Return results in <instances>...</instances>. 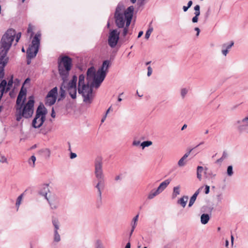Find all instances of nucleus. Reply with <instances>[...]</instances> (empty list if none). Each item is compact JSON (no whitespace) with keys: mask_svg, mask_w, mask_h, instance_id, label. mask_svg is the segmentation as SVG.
Here are the masks:
<instances>
[{"mask_svg":"<svg viewBox=\"0 0 248 248\" xmlns=\"http://www.w3.org/2000/svg\"><path fill=\"white\" fill-rule=\"evenodd\" d=\"M15 35V31L8 29L2 36L0 42V79L4 76V68L9 61L7 54L14 40Z\"/></svg>","mask_w":248,"mask_h":248,"instance_id":"1","label":"nucleus"},{"mask_svg":"<svg viewBox=\"0 0 248 248\" xmlns=\"http://www.w3.org/2000/svg\"><path fill=\"white\" fill-rule=\"evenodd\" d=\"M94 174L97 180V182L94 185L98 195L97 206L99 207L102 204V192L105 187V178L103 173L102 162L100 158H97L95 160Z\"/></svg>","mask_w":248,"mask_h":248,"instance_id":"2","label":"nucleus"},{"mask_svg":"<svg viewBox=\"0 0 248 248\" xmlns=\"http://www.w3.org/2000/svg\"><path fill=\"white\" fill-rule=\"evenodd\" d=\"M110 64L109 61L105 60L103 62L102 66L96 72H95L94 67H91L88 69L87 72V78H93V81L92 82V86H94L96 89L100 87L106 76Z\"/></svg>","mask_w":248,"mask_h":248,"instance_id":"3","label":"nucleus"},{"mask_svg":"<svg viewBox=\"0 0 248 248\" xmlns=\"http://www.w3.org/2000/svg\"><path fill=\"white\" fill-rule=\"evenodd\" d=\"M25 100L26 98H24L22 104L16 107V119L17 121H19L22 117L27 119L31 117L33 113V97L30 96L27 103L24 104Z\"/></svg>","mask_w":248,"mask_h":248,"instance_id":"4","label":"nucleus"},{"mask_svg":"<svg viewBox=\"0 0 248 248\" xmlns=\"http://www.w3.org/2000/svg\"><path fill=\"white\" fill-rule=\"evenodd\" d=\"M124 6L119 3L117 5L114 13V18L116 25L119 28H124L126 24L125 13L127 11V8L124 11Z\"/></svg>","mask_w":248,"mask_h":248,"instance_id":"5","label":"nucleus"},{"mask_svg":"<svg viewBox=\"0 0 248 248\" xmlns=\"http://www.w3.org/2000/svg\"><path fill=\"white\" fill-rule=\"evenodd\" d=\"M94 86H92V83L90 85L88 84L78 86V92L81 94L83 98V102L86 104H90L92 103L93 100V88Z\"/></svg>","mask_w":248,"mask_h":248,"instance_id":"6","label":"nucleus"},{"mask_svg":"<svg viewBox=\"0 0 248 248\" xmlns=\"http://www.w3.org/2000/svg\"><path fill=\"white\" fill-rule=\"evenodd\" d=\"M47 111L44 105H40L36 110L35 118L32 121V126L37 128L40 127L46 120Z\"/></svg>","mask_w":248,"mask_h":248,"instance_id":"7","label":"nucleus"},{"mask_svg":"<svg viewBox=\"0 0 248 248\" xmlns=\"http://www.w3.org/2000/svg\"><path fill=\"white\" fill-rule=\"evenodd\" d=\"M41 34L36 33L31 41V44L30 45L27 50V58L31 59L36 56L40 46Z\"/></svg>","mask_w":248,"mask_h":248,"instance_id":"8","label":"nucleus"},{"mask_svg":"<svg viewBox=\"0 0 248 248\" xmlns=\"http://www.w3.org/2000/svg\"><path fill=\"white\" fill-rule=\"evenodd\" d=\"M134 8L133 6H130L127 8V11L125 13L126 25L123 28L122 35L125 38L126 35L128 33V28L131 22L132 17L133 16ZM128 38H125V40H128Z\"/></svg>","mask_w":248,"mask_h":248,"instance_id":"9","label":"nucleus"},{"mask_svg":"<svg viewBox=\"0 0 248 248\" xmlns=\"http://www.w3.org/2000/svg\"><path fill=\"white\" fill-rule=\"evenodd\" d=\"M170 182V180L167 179L162 182L156 190H152L148 195V199H153L155 197L161 193L167 187Z\"/></svg>","mask_w":248,"mask_h":248,"instance_id":"10","label":"nucleus"},{"mask_svg":"<svg viewBox=\"0 0 248 248\" xmlns=\"http://www.w3.org/2000/svg\"><path fill=\"white\" fill-rule=\"evenodd\" d=\"M120 32L117 30H112L110 31L108 37V44L111 47H115L119 39Z\"/></svg>","mask_w":248,"mask_h":248,"instance_id":"11","label":"nucleus"},{"mask_svg":"<svg viewBox=\"0 0 248 248\" xmlns=\"http://www.w3.org/2000/svg\"><path fill=\"white\" fill-rule=\"evenodd\" d=\"M58 67H62L66 68L67 70H71L72 67V59L67 56L62 57L61 60L59 62Z\"/></svg>","mask_w":248,"mask_h":248,"instance_id":"12","label":"nucleus"},{"mask_svg":"<svg viewBox=\"0 0 248 248\" xmlns=\"http://www.w3.org/2000/svg\"><path fill=\"white\" fill-rule=\"evenodd\" d=\"M58 70L62 79L64 81H68L70 70H67V69L63 68L62 67H58Z\"/></svg>","mask_w":248,"mask_h":248,"instance_id":"13","label":"nucleus"},{"mask_svg":"<svg viewBox=\"0 0 248 248\" xmlns=\"http://www.w3.org/2000/svg\"><path fill=\"white\" fill-rule=\"evenodd\" d=\"M233 45H234V43L232 41H231L229 43H226V44H223L222 46V50H221L222 54L224 56H226L227 55V54H228L229 49H231V48L233 46Z\"/></svg>","mask_w":248,"mask_h":248,"instance_id":"14","label":"nucleus"},{"mask_svg":"<svg viewBox=\"0 0 248 248\" xmlns=\"http://www.w3.org/2000/svg\"><path fill=\"white\" fill-rule=\"evenodd\" d=\"M203 186L200 187L195 192V193L193 195V196L190 198V201H189V204H188V207H191L193 205L194 203L195 202V201L196 200L197 196L199 195V194L200 193V191L203 189Z\"/></svg>","mask_w":248,"mask_h":248,"instance_id":"15","label":"nucleus"},{"mask_svg":"<svg viewBox=\"0 0 248 248\" xmlns=\"http://www.w3.org/2000/svg\"><path fill=\"white\" fill-rule=\"evenodd\" d=\"M49 191L48 185H44L40 189L39 191V194L44 196L45 199L46 200L48 199L47 197V193Z\"/></svg>","mask_w":248,"mask_h":248,"instance_id":"16","label":"nucleus"},{"mask_svg":"<svg viewBox=\"0 0 248 248\" xmlns=\"http://www.w3.org/2000/svg\"><path fill=\"white\" fill-rule=\"evenodd\" d=\"M47 201L48 202L51 209H56L58 207V202L57 200H55L54 198L53 199H47Z\"/></svg>","mask_w":248,"mask_h":248,"instance_id":"17","label":"nucleus"},{"mask_svg":"<svg viewBox=\"0 0 248 248\" xmlns=\"http://www.w3.org/2000/svg\"><path fill=\"white\" fill-rule=\"evenodd\" d=\"M192 149H191L189 151L186 153L179 160L178 162V165L180 167L184 166L186 164V162H185V160L188 156L190 152H191Z\"/></svg>","mask_w":248,"mask_h":248,"instance_id":"18","label":"nucleus"},{"mask_svg":"<svg viewBox=\"0 0 248 248\" xmlns=\"http://www.w3.org/2000/svg\"><path fill=\"white\" fill-rule=\"evenodd\" d=\"M188 200V196H184L177 201V203L180 204L183 208L186 207Z\"/></svg>","mask_w":248,"mask_h":248,"instance_id":"19","label":"nucleus"},{"mask_svg":"<svg viewBox=\"0 0 248 248\" xmlns=\"http://www.w3.org/2000/svg\"><path fill=\"white\" fill-rule=\"evenodd\" d=\"M56 99V98H53L52 97H48V95H47L46 98V105L51 106L55 103Z\"/></svg>","mask_w":248,"mask_h":248,"instance_id":"20","label":"nucleus"},{"mask_svg":"<svg viewBox=\"0 0 248 248\" xmlns=\"http://www.w3.org/2000/svg\"><path fill=\"white\" fill-rule=\"evenodd\" d=\"M58 94V89L56 87L51 89L47 93L48 97H52L53 98H57V95Z\"/></svg>","mask_w":248,"mask_h":248,"instance_id":"21","label":"nucleus"},{"mask_svg":"<svg viewBox=\"0 0 248 248\" xmlns=\"http://www.w3.org/2000/svg\"><path fill=\"white\" fill-rule=\"evenodd\" d=\"M210 219L209 215L203 214L201 217V221L202 224H206L208 223Z\"/></svg>","mask_w":248,"mask_h":248,"instance_id":"22","label":"nucleus"},{"mask_svg":"<svg viewBox=\"0 0 248 248\" xmlns=\"http://www.w3.org/2000/svg\"><path fill=\"white\" fill-rule=\"evenodd\" d=\"M180 186H175L173 188V193L172 195V198H175L177 195L180 193Z\"/></svg>","mask_w":248,"mask_h":248,"instance_id":"23","label":"nucleus"},{"mask_svg":"<svg viewBox=\"0 0 248 248\" xmlns=\"http://www.w3.org/2000/svg\"><path fill=\"white\" fill-rule=\"evenodd\" d=\"M139 216V214L137 215L131 221V226L133 229H135L137 225Z\"/></svg>","mask_w":248,"mask_h":248,"instance_id":"24","label":"nucleus"},{"mask_svg":"<svg viewBox=\"0 0 248 248\" xmlns=\"http://www.w3.org/2000/svg\"><path fill=\"white\" fill-rule=\"evenodd\" d=\"M69 94L73 99H76L77 97V88L68 89Z\"/></svg>","mask_w":248,"mask_h":248,"instance_id":"25","label":"nucleus"},{"mask_svg":"<svg viewBox=\"0 0 248 248\" xmlns=\"http://www.w3.org/2000/svg\"><path fill=\"white\" fill-rule=\"evenodd\" d=\"M7 83L6 80H2L0 83V91L4 92Z\"/></svg>","mask_w":248,"mask_h":248,"instance_id":"26","label":"nucleus"},{"mask_svg":"<svg viewBox=\"0 0 248 248\" xmlns=\"http://www.w3.org/2000/svg\"><path fill=\"white\" fill-rule=\"evenodd\" d=\"M85 76L83 75H80L78 78V86L80 87L82 85L85 84L84 83Z\"/></svg>","mask_w":248,"mask_h":248,"instance_id":"27","label":"nucleus"},{"mask_svg":"<svg viewBox=\"0 0 248 248\" xmlns=\"http://www.w3.org/2000/svg\"><path fill=\"white\" fill-rule=\"evenodd\" d=\"M52 224L55 228V230L58 231L59 229V222L56 218H53L52 219Z\"/></svg>","mask_w":248,"mask_h":248,"instance_id":"28","label":"nucleus"},{"mask_svg":"<svg viewBox=\"0 0 248 248\" xmlns=\"http://www.w3.org/2000/svg\"><path fill=\"white\" fill-rule=\"evenodd\" d=\"M152 142L151 141L147 140L144 141L141 143L140 146L142 147V148L143 149L146 147H148L152 144Z\"/></svg>","mask_w":248,"mask_h":248,"instance_id":"29","label":"nucleus"},{"mask_svg":"<svg viewBox=\"0 0 248 248\" xmlns=\"http://www.w3.org/2000/svg\"><path fill=\"white\" fill-rule=\"evenodd\" d=\"M26 93H27V89H26V88H25L23 87V85H22V86L21 88V90L18 94L19 95H21L22 96H23L24 98H26ZM24 99V98H23V99Z\"/></svg>","mask_w":248,"mask_h":248,"instance_id":"30","label":"nucleus"},{"mask_svg":"<svg viewBox=\"0 0 248 248\" xmlns=\"http://www.w3.org/2000/svg\"><path fill=\"white\" fill-rule=\"evenodd\" d=\"M26 93H27V89H26V88H25L23 87V85H22V86L21 88V90L18 94L19 95H21L22 96H23L24 98H26ZM24 99V98H23V99Z\"/></svg>","mask_w":248,"mask_h":248,"instance_id":"31","label":"nucleus"},{"mask_svg":"<svg viewBox=\"0 0 248 248\" xmlns=\"http://www.w3.org/2000/svg\"><path fill=\"white\" fill-rule=\"evenodd\" d=\"M36 161V157L34 155H32L29 160V164L34 167L35 166V162Z\"/></svg>","mask_w":248,"mask_h":248,"instance_id":"32","label":"nucleus"},{"mask_svg":"<svg viewBox=\"0 0 248 248\" xmlns=\"http://www.w3.org/2000/svg\"><path fill=\"white\" fill-rule=\"evenodd\" d=\"M205 177L208 179L214 178L216 174H214L212 171H210L209 172H204Z\"/></svg>","mask_w":248,"mask_h":248,"instance_id":"33","label":"nucleus"},{"mask_svg":"<svg viewBox=\"0 0 248 248\" xmlns=\"http://www.w3.org/2000/svg\"><path fill=\"white\" fill-rule=\"evenodd\" d=\"M153 31V27H149V28L146 31V33H145V38L146 39H149Z\"/></svg>","mask_w":248,"mask_h":248,"instance_id":"34","label":"nucleus"},{"mask_svg":"<svg viewBox=\"0 0 248 248\" xmlns=\"http://www.w3.org/2000/svg\"><path fill=\"white\" fill-rule=\"evenodd\" d=\"M23 98H24V97L18 94L16 101V107L22 104V100Z\"/></svg>","mask_w":248,"mask_h":248,"instance_id":"35","label":"nucleus"},{"mask_svg":"<svg viewBox=\"0 0 248 248\" xmlns=\"http://www.w3.org/2000/svg\"><path fill=\"white\" fill-rule=\"evenodd\" d=\"M194 10H195V16H199L200 15V6L199 5H196L194 7Z\"/></svg>","mask_w":248,"mask_h":248,"instance_id":"36","label":"nucleus"},{"mask_svg":"<svg viewBox=\"0 0 248 248\" xmlns=\"http://www.w3.org/2000/svg\"><path fill=\"white\" fill-rule=\"evenodd\" d=\"M54 240L56 242H58L61 240L60 235H59L58 231H54Z\"/></svg>","mask_w":248,"mask_h":248,"instance_id":"37","label":"nucleus"},{"mask_svg":"<svg viewBox=\"0 0 248 248\" xmlns=\"http://www.w3.org/2000/svg\"><path fill=\"white\" fill-rule=\"evenodd\" d=\"M227 173L229 176H232L233 174L232 166H229L227 168Z\"/></svg>","mask_w":248,"mask_h":248,"instance_id":"38","label":"nucleus"},{"mask_svg":"<svg viewBox=\"0 0 248 248\" xmlns=\"http://www.w3.org/2000/svg\"><path fill=\"white\" fill-rule=\"evenodd\" d=\"M227 154L225 152H224L221 157L217 160L216 163H219L221 162L225 158L227 157Z\"/></svg>","mask_w":248,"mask_h":248,"instance_id":"39","label":"nucleus"},{"mask_svg":"<svg viewBox=\"0 0 248 248\" xmlns=\"http://www.w3.org/2000/svg\"><path fill=\"white\" fill-rule=\"evenodd\" d=\"M22 197H23V194H21L18 197V198L16 200V206L17 207V209L18 208V207L21 203V202L22 199Z\"/></svg>","mask_w":248,"mask_h":248,"instance_id":"40","label":"nucleus"},{"mask_svg":"<svg viewBox=\"0 0 248 248\" xmlns=\"http://www.w3.org/2000/svg\"><path fill=\"white\" fill-rule=\"evenodd\" d=\"M60 93L61 98H60L58 100H60L62 98H63L65 97V90L62 89V88H60Z\"/></svg>","mask_w":248,"mask_h":248,"instance_id":"41","label":"nucleus"},{"mask_svg":"<svg viewBox=\"0 0 248 248\" xmlns=\"http://www.w3.org/2000/svg\"><path fill=\"white\" fill-rule=\"evenodd\" d=\"M77 83L75 82H72L71 81L68 83V89L77 88Z\"/></svg>","mask_w":248,"mask_h":248,"instance_id":"42","label":"nucleus"},{"mask_svg":"<svg viewBox=\"0 0 248 248\" xmlns=\"http://www.w3.org/2000/svg\"><path fill=\"white\" fill-rule=\"evenodd\" d=\"M63 82L61 84V87L62 89L68 90V83L67 81L62 80Z\"/></svg>","mask_w":248,"mask_h":248,"instance_id":"43","label":"nucleus"},{"mask_svg":"<svg viewBox=\"0 0 248 248\" xmlns=\"http://www.w3.org/2000/svg\"><path fill=\"white\" fill-rule=\"evenodd\" d=\"M95 248H104L100 240H97L95 243Z\"/></svg>","mask_w":248,"mask_h":248,"instance_id":"44","label":"nucleus"},{"mask_svg":"<svg viewBox=\"0 0 248 248\" xmlns=\"http://www.w3.org/2000/svg\"><path fill=\"white\" fill-rule=\"evenodd\" d=\"M13 83V77L12 78L8 81V84H7V91H8L10 90V87L12 86Z\"/></svg>","mask_w":248,"mask_h":248,"instance_id":"45","label":"nucleus"},{"mask_svg":"<svg viewBox=\"0 0 248 248\" xmlns=\"http://www.w3.org/2000/svg\"><path fill=\"white\" fill-rule=\"evenodd\" d=\"M187 93V90L186 88H183L181 91V95L182 98H184Z\"/></svg>","mask_w":248,"mask_h":248,"instance_id":"46","label":"nucleus"},{"mask_svg":"<svg viewBox=\"0 0 248 248\" xmlns=\"http://www.w3.org/2000/svg\"><path fill=\"white\" fill-rule=\"evenodd\" d=\"M27 32L28 33H31V37L33 35V32L32 31V28L30 25L28 27V28L27 29Z\"/></svg>","mask_w":248,"mask_h":248,"instance_id":"47","label":"nucleus"},{"mask_svg":"<svg viewBox=\"0 0 248 248\" xmlns=\"http://www.w3.org/2000/svg\"><path fill=\"white\" fill-rule=\"evenodd\" d=\"M0 163H7V159L4 156H2L0 159Z\"/></svg>","mask_w":248,"mask_h":248,"instance_id":"48","label":"nucleus"},{"mask_svg":"<svg viewBox=\"0 0 248 248\" xmlns=\"http://www.w3.org/2000/svg\"><path fill=\"white\" fill-rule=\"evenodd\" d=\"M115 180L116 181H119V180H121L122 179V174H120L119 175H118L117 176H116L115 177V178H114Z\"/></svg>","mask_w":248,"mask_h":248,"instance_id":"49","label":"nucleus"},{"mask_svg":"<svg viewBox=\"0 0 248 248\" xmlns=\"http://www.w3.org/2000/svg\"><path fill=\"white\" fill-rule=\"evenodd\" d=\"M140 141L139 140H134L133 141V143H132V145L133 146H139L140 144Z\"/></svg>","mask_w":248,"mask_h":248,"instance_id":"50","label":"nucleus"},{"mask_svg":"<svg viewBox=\"0 0 248 248\" xmlns=\"http://www.w3.org/2000/svg\"><path fill=\"white\" fill-rule=\"evenodd\" d=\"M147 70H148V72H147V76L148 77H150L152 73V68L150 67V66H149L148 68H147Z\"/></svg>","mask_w":248,"mask_h":248,"instance_id":"51","label":"nucleus"},{"mask_svg":"<svg viewBox=\"0 0 248 248\" xmlns=\"http://www.w3.org/2000/svg\"><path fill=\"white\" fill-rule=\"evenodd\" d=\"M203 170V168L202 166H198L197 168V172L202 173Z\"/></svg>","mask_w":248,"mask_h":248,"instance_id":"52","label":"nucleus"},{"mask_svg":"<svg viewBox=\"0 0 248 248\" xmlns=\"http://www.w3.org/2000/svg\"><path fill=\"white\" fill-rule=\"evenodd\" d=\"M209 191H210V186H205V193L206 194H207L209 193Z\"/></svg>","mask_w":248,"mask_h":248,"instance_id":"53","label":"nucleus"},{"mask_svg":"<svg viewBox=\"0 0 248 248\" xmlns=\"http://www.w3.org/2000/svg\"><path fill=\"white\" fill-rule=\"evenodd\" d=\"M198 21V16H194L192 19V21L193 23H197Z\"/></svg>","mask_w":248,"mask_h":248,"instance_id":"54","label":"nucleus"},{"mask_svg":"<svg viewBox=\"0 0 248 248\" xmlns=\"http://www.w3.org/2000/svg\"><path fill=\"white\" fill-rule=\"evenodd\" d=\"M77 154L74 153H71L70 157L71 159H74L77 157Z\"/></svg>","mask_w":248,"mask_h":248,"instance_id":"55","label":"nucleus"},{"mask_svg":"<svg viewBox=\"0 0 248 248\" xmlns=\"http://www.w3.org/2000/svg\"><path fill=\"white\" fill-rule=\"evenodd\" d=\"M12 30H13V29H11ZM14 30V29H13ZM15 31H16L14 30ZM16 38H18L20 39L21 36V32H18L16 35V32H15V36H16ZM15 38V37H14V38Z\"/></svg>","mask_w":248,"mask_h":248,"instance_id":"56","label":"nucleus"},{"mask_svg":"<svg viewBox=\"0 0 248 248\" xmlns=\"http://www.w3.org/2000/svg\"><path fill=\"white\" fill-rule=\"evenodd\" d=\"M72 82H75L77 83V77L76 76H74L72 78V79L71 80Z\"/></svg>","mask_w":248,"mask_h":248,"instance_id":"57","label":"nucleus"},{"mask_svg":"<svg viewBox=\"0 0 248 248\" xmlns=\"http://www.w3.org/2000/svg\"><path fill=\"white\" fill-rule=\"evenodd\" d=\"M217 199L218 202H221L222 199V195L221 194H219V195H217Z\"/></svg>","mask_w":248,"mask_h":248,"instance_id":"58","label":"nucleus"},{"mask_svg":"<svg viewBox=\"0 0 248 248\" xmlns=\"http://www.w3.org/2000/svg\"><path fill=\"white\" fill-rule=\"evenodd\" d=\"M30 81H31V79H30V78H27L25 79V81H24V83H23V85L24 86V85L25 84H26L29 83H30Z\"/></svg>","mask_w":248,"mask_h":248,"instance_id":"59","label":"nucleus"},{"mask_svg":"<svg viewBox=\"0 0 248 248\" xmlns=\"http://www.w3.org/2000/svg\"><path fill=\"white\" fill-rule=\"evenodd\" d=\"M195 30L197 31V34H196V36H199V33H200V30L199 28L198 27H196L195 28Z\"/></svg>","mask_w":248,"mask_h":248,"instance_id":"60","label":"nucleus"},{"mask_svg":"<svg viewBox=\"0 0 248 248\" xmlns=\"http://www.w3.org/2000/svg\"><path fill=\"white\" fill-rule=\"evenodd\" d=\"M197 178H198V179L199 180H201L202 179V173H199V172H197Z\"/></svg>","mask_w":248,"mask_h":248,"instance_id":"61","label":"nucleus"},{"mask_svg":"<svg viewBox=\"0 0 248 248\" xmlns=\"http://www.w3.org/2000/svg\"><path fill=\"white\" fill-rule=\"evenodd\" d=\"M51 116L53 118H55V113L54 112V110L53 108H52L51 114Z\"/></svg>","mask_w":248,"mask_h":248,"instance_id":"62","label":"nucleus"},{"mask_svg":"<svg viewBox=\"0 0 248 248\" xmlns=\"http://www.w3.org/2000/svg\"><path fill=\"white\" fill-rule=\"evenodd\" d=\"M188 8L189 7L187 6H184L183 7V9L184 12H186L188 10Z\"/></svg>","mask_w":248,"mask_h":248,"instance_id":"63","label":"nucleus"},{"mask_svg":"<svg viewBox=\"0 0 248 248\" xmlns=\"http://www.w3.org/2000/svg\"><path fill=\"white\" fill-rule=\"evenodd\" d=\"M130 247H131V244H130V243L129 242L126 244V245L125 247V248H130Z\"/></svg>","mask_w":248,"mask_h":248,"instance_id":"64","label":"nucleus"}]
</instances>
